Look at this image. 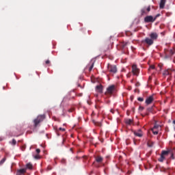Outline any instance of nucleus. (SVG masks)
Returning <instances> with one entry per match:
<instances>
[{"instance_id": "nucleus-1", "label": "nucleus", "mask_w": 175, "mask_h": 175, "mask_svg": "<svg viewBox=\"0 0 175 175\" xmlns=\"http://www.w3.org/2000/svg\"><path fill=\"white\" fill-rule=\"evenodd\" d=\"M175 53V47L172 48L171 49H165L164 50V53L166 58H169L170 57H172V55H174Z\"/></svg>"}, {"instance_id": "nucleus-2", "label": "nucleus", "mask_w": 175, "mask_h": 175, "mask_svg": "<svg viewBox=\"0 0 175 175\" xmlns=\"http://www.w3.org/2000/svg\"><path fill=\"white\" fill-rule=\"evenodd\" d=\"M114 92H116V86L114 85H111L107 88L105 95H113Z\"/></svg>"}, {"instance_id": "nucleus-3", "label": "nucleus", "mask_w": 175, "mask_h": 175, "mask_svg": "<svg viewBox=\"0 0 175 175\" xmlns=\"http://www.w3.org/2000/svg\"><path fill=\"white\" fill-rule=\"evenodd\" d=\"M44 118H46V116H44V115L38 116L37 117V118L36 120H34L35 126H38V125H39V124H40V122H42V121H43V120H44Z\"/></svg>"}, {"instance_id": "nucleus-4", "label": "nucleus", "mask_w": 175, "mask_h": 175, "mask_svg": "<svg viewBox=\"0 0 175 175\" xmlns=\"http://www.w3.org/2000/svg\"><path fill=\"white\" fill-rule=\"evenodd\" d=\"M170 154V150H163L161 154V158L159 159V162L165 161V157H167Z\"/></svg>"}, {"instance_id": "nucleus-5", "label": "nucleus", "mask_w": 175, "mask_h": 175, "mask_svg": "<svg viewBox=\"0 0 175 175\" xmlns=\"http://www.w3.org/2000/svg\"><path fill=\"white\" fill-rule=\"evenodd\" d=\"M142 43H146L148 46H152V44H154V41L152 39L147 37L142 41Z\"/></svg>"}, {"instance_id": "nucleus-6", "label": "nucleus", "mask_w": 175, "mask_h": 175, "mask_svg": "<svg viewBox=\"0 0 175 175\" xmlns=\"http://www.w3.org/2000/svg\"><path fill=\"white\" fill-rule=\"evenodd\" d=\"M108 70L111 73H117V66L109 64Z\"/></svg>"}, {"instance_id": "nucleus-7", "label": "nucleus", "mask_w": 175, "mask_h": 175, "mask_svg": "<svg viewBox=\"0 0 175 175\" xmlns=\"http://www.w3.org/2000/svg\"><path fill=\"white\" fill-rule=\"evenodd\" d=\"M155 21V18L152 16H147L144 18L145 23H154Z\"/></svg>"}, {"instance_id": "nucleus-8", "label": "nucleus", "mask_w": 175, "mask_h": 175, "mask_svg": "<svg viewBox=\"0 0 175 175\" xmlns=\"http://www.w3.org/2000/svg\"><path fill=\"white\" fill-rule=\"evenodd\" d=\"M132 72L135 76H137V75H139V68L135 64L132 66Z\"/></svg>"}, {"instance_id": "nucleus-9", "label": "nucleus", "mask_w": 175, "mask_h": 175, "mask_svg": "<svg viewBox=\"0 0 175 175\" xmlns=\"http://www.w3.org/2000/svg\"><path fill=\"white\" fill-rule=\"evenodd\" d=\"M27 173V169L22 168L16 171V175H25Z\"/></svg>"}, {"instance_id": "nucleus-10", "label": "nucleus", "mask_w": 175, "mask_h": 175, "mask_svg": "<svg viewBox=\"0 0 175 175\" xmlns=\"http://www.w3.org/2000/svg\"><path fill=\"white\" fill-rule=\"evenodd\" d=\"M149 37L154 42V40H157V39H158V34L157 33H151L150 34H149Z\"/></svg>"}, {"instance_id": "nucleus-11", "label": "nucleus", "mask_w": 175, "mask_h": 175, "mask_svg": "<svg viewBox=\"0 0 175 175\" xmlns=\"http://www.w3.org/2000/svg\"><path fill=\"white\" fill-rule=\"evenodd\" d=\"M96 92L98 94H102L103 92V86L102 85H98L96 87Z\"/></svg>"}, {"instance_id": "nucleus-12", "label": "nucleus", "mask_w": 175, "mask_h": 175, "mask_svg": "<svg viewBox=\"0 0 175 175\" xmlns=\"http://www.w3.org/2000/svg\"><path fill=\"white\" fill-rule=\"evenodd\" d=\"M153 100H154V97L152 96H150L146 98V105H151Z\"/></svg>"}, {"instance_id": "nucleus-13", "label": "nucleus", "mask_w": 175, "mask_h": 175, "mask_svg": "<svg viewBox=\"0 0 175 175\" xmlns=\"http://www.w3.org/2000/svg\"><path fill=\"white\" fill-rule=\"evenodd\" d=\"M163 76H170L172 75V70L170 69H167L165 70L163 72Z\"/></svg>"}, {"instance_id": "nucleus-14", "label": "nucleus", "mask_w": 175, "mask_h": 175, "mask_svg": "<svg viewBox=\"0 0 175 175\" xmlns=\"http://www.w3.org/2000/svg\"><path fill=\"white\" fill-rule=\"evenodd\" d=\"M25 169H26V170H32L33 169V165L31 163H27Z\"/></svg>"}, {"instance_id": "nucleus-15", "label": "nucleus", "mask_w": 175, "mask_h": 175, "mask_svg": "<svg viewBox=\"0 0 175 175\" xmlns=\"http://www.w3.org/2000/svg\"><path fill=\"white\" fill-rule=\"evenodd\" d=\"M150 10H151V8L150 6H148L146 9L144 8V9L142 10V14H146L147 13H148L150 12Z\"/></svg>"}, {"instance_id": "nucleus-16", "label": "nucleus", "mask_w": 175, "mask_h": 175, "mask_svg": "<svg viewBox=\"0 0 175 175\" xmlns=\"http://www.w3.org/2000/svg\"><path fill=\"white\" fill-rule=\"evenodd\" d=\"M134 135L138 137H142V136H143V132H142L140 130H138L137 131H134Z\"/></svg>"}, {"instance_id": "nucleus-17", "label": "nucleus", "mask_w": 175, "mask_h": 175, "mask_svg": "<svg viewBox=\"0 0 175 175\" xmlns=\"http://www.w3.org/2000/svg\"><path fill=\"white\" fill-rule=\"evenodd\" d=\"M152 132L154 135H158V126H154L152 129Z\"/></svg>"}, {"instance_id": "nucleus-18", "label": "nucleus", "mask_w": 175, "mask_h": 175, "mask_svg": "<svg viewBox=\"0 0 175 175\" xmlns=\"http://www.w3.org/2000/svg\"><path fill=\"white\" fill-rule=\"evenodd\" d=\"M165 3H166V0H161L160 9H163V8H165Z\"/></svg>"}, {"instance_id": "nucleus-19", "label": "nucleus", "mask_w": 175, "mask_h": 175, "mask_svg": "<svg viewBox=\"0 0 175 175\" xmlns=\"http://www.w3.org/2000/svg\"><path fill=\"white\" fill-rule=\"evenodd\" d=\"M95 159H96V161H97L98 163H100V162L103 161V158L100 156L96 157Z\"/></svg>"}, {"instance_id": "nucleus-20", "label": "nucleus", "mask_w": 175, "mask_h": 175, "mask_svg": "<svg viewBox=\"0 0 175 175\" xmlns=\"http://www.w3.org/2000/svg\"><path fill=\"white\" fill-rule=\"evenodd\" d=\"M66 129L64 128H59L56 129V133H57L58 135H59V132H65Z\"/></svg>"}, {"instance_id": "nucleus-21", "label": "nucleus", "mask_w": 175, "mask_h": 175, "mask_svg": "<svg viewBox=\"0 0 175 175\" xmlns=\"http://www.w3.org/2000/svg\"><path fill=\"white\" fill-rule=\"evenodd\" d=\"M126 124H127L128 125H131V124H132V120L131 119H127L126 120Z\"/></svg>"}, {"instance_id": "nucleus-22", "label": "nucleus", "mask_w": 175, "mask_h": 175, "mask_svg": "<svg viewBox=\"0 0 175 175\" xmlns=\"http://www.w3.org/2000/svg\"><path fill=\"white\" fill-rule=\"evenodd\" d=\"M92 69H94V63H92V65L90 66V67L89 68V72H91V70H92Z\"/></svg>"}, {"instance_id": "nucleus-23", "label": "nucleus", "mask_w": 175, "mask_h": 175, "mask_svg": "<svg viewBox=\"0 0 175 175\" xmlns=\"http://www.w3.org/2000/svg\"><path fill=\"white\" fill-rule=\"evenodd\" d=\"M6 161V157H4L1 161L0 165H3V163Z\"/></svg>"}, {"instance_id": "nucleus-24", "label": "nucleus", "mask_w": 175, "mask_h": 175, "mask_svg": "<svg viewBox=\"0 0 175 175\" xmlns=\"http://www.w3.org/2000/svg\"><path fill=\"white\" fill-rule=\"evenodd\" d=\"M35 159H40V155L36 154L34 156Z\"/></svg>"}, {"instance_id": "nucleus-25", "label": "nucleus", "mask_w": 175, "mask_h": 175, "mask_svg": "<svg viewBox=\"0 0 175 175\" xmlns=\"http://www.w3.org/2000/svg\"><path fill=\"white\" fill-rule=\"evenodd\" d=\"M161 16V14H157L154 17V21L157 20V18H158V17H159Z\"/></svg>"}, {"instance_id": "nucleus-26", "label": "nucleus", "mask_w": 175, "mask_h": 175, "mask_svg": "<svg viewBox=\"0 0 175 175\" xmlns=\"http://www.w3.org/2000/svg\"><path fill=\"white\" fill-rule=\"evenodd\" d=\"M137 100H139V102H143L144 99H143V98L139 97V98H137Z\"/></svg>"}, {"instance_id": "nucleus-27", "label": "nucleus", "mask_w": 175, "mask_h": 175, "mask_svg": "<svg viewBox=\"0 0 175 175\" xmlns=\"http://www.w3.org/2000/svg\"><path fill=\"white\" fill-rule=\"evenodd\" d=\"M17 142H16V139H12V144L14 146H15V144H16Z\"/></svg>"}, {"instance_id": "nucleus-28", "label": "nucleus", "mask_w": 175, "mask_h": 175, "mask_svg": "<svg viewBox=\"0 0 175 175\" xmlns=\"http://www.w3.org/2000/svg\"><path fill=\"white\" fill-rule=\"evenodd\" d=\"M149 69H155V66L154 65L150 66Z\"/></svg>"}, {"instance_id": "nucleus-29", "label": "nucleus", "mask_w": 175, "mask_h": 175, "mask_svg": "<svg viewBox=\"0 0 175 175\" xmlns=\"http://www.w3.org/2000/svg\"><path fill=\"white\" fill-rule=\"evenodd\" d=\"M36 152H37V154H40V149H36Z\"/></svg>"}, {"instance_id": "nucleus-30", "label": "nucleus", "mask_w": 175, "mask_h": 175, "mask_svg": "<svg viewBox=\"0 0 175 175\" xmlns=\"http://www.w3.org/2000/svg\"><path fill=\"white\" fill-rule=\"evenodd\" d=\"M45 64H46V65H49L50 64V60H46Z\"/></svg>"}, {"instance_id": "nucleus-31", "label": "nucleus", "mask_w": 175, "mask_h": 175, "mask_svg": "<svg viewBox=\"0 0 175 175\" xmlns=\"http://www.w3.org/2000/svg\"><path fill=\"white\" fill-rule=\"evenodd\" d=\"M22 151H24V150H25V146H22Z\"/></svg>"}, {"instance_id": "nucleus-32", "label": "nucleus", "mask_w": 175, "mask_h": 175, "mask_svg": "<svg viewBox=\"0 0 175 175\" xmlns=\"http://www.w3.org/2000/svg\"><path fill=\"white\" fill-rule=\"evenodd\" d=\"M173 157H174L173 153H171V158H174Z\"/></svg>"}, {"instance_id": "nucleus-33", "label": "nucleus", "mask_w": 175, "mask_h": 175, "mask_svg": "<svg viewBox=\"0 0 175 175\" xmlns=\"http://www.w3.org/2000/svg\"><path fill=\"white\" fill-rule=\"evenodd\" d=\"M173 124H175V120L173 121Z\"/></svg>"}, {"instance_id": "nucleus-34", "label": "nucleus", "mask_w": 175, "mask_h": 175, "mask_svg": "<svg viewBox=\"0 0 175 175\" xmlns=\"http://www.w3.org/2000/svg\"><path fill=\"white\" fill-rule=\"evenodd\" d=\"M174 64H175V59L173 60Z\"/></svg>"}, {"instance_id": "nucleus-35", "label": "nucleus", "mask_w": 175, "mask_h": 175, "mask_svg": "<svg viewBox=\"0 0 175 175\" xmlns=\"http://www.w3.org/2000/svg\"><path fill=\"white\" fill-rule=\"evenodd\" d=\"M2 141V138H0V142Z\"/></svg>"}]
</instances>
